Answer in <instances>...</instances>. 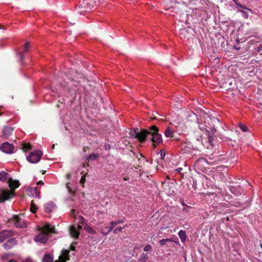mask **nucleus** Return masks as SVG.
Listing matches in <instances>:
<instances>
[{"label":"nucleus","instance_id":"nucleus-21","mask_svg":"<svg viewBox=\"0 0 262 262\" xmlns=\"http://www.w3.org/2000/svg\"><path fill=\"white\" fill-rule=\"evenodd\" d=\"M84 229L86 232L90 234H95L96 233V232L93 229V228L87 224L84 225Z\"/></svg>","mask_w":262,"mask_h":262},{"label":"nucleus","instance_id":"nucleus-35","mask_svg":"<svg viewBox=\"0 0 262 262\" xmlns=\"http://www.w3.org/2000/svg\"><path fill=\"white\" fill-rule=\"evenodd\" d=\"M22 262H34L31 258H28L22 261Z\"/></svg>","mask_w":262,"mask_h":262},{"label":"nucleus","instance_id":"nucleus-15","mask_svg":"<svg viewBox=\"0 0 262 262\" xmlns=\"http://www.w3.org/2000/svg\"><path fill=\"white\" fill-rule=\"evenodd\" d=\"M55 208V205L52 202H49L44 206V209L46 212H52Z\"/></svg>","mask_w":262,"mask_h":262},{"label":"nucleus","instance_id":"nucleus-30","mask_svg":"<svg viewBox=\"0 0 262 262\" xmlns=\"http://www.w3.org/2000/svg\"><path fill=\"white\" fill-rule=\"evenodd\" d=\"M117 225V223L116 222V221H113L111 222L110 227L113 230L114 228V227Z\"/></svg>","mask_w":262,"mask_h":262},{"label":"nucleus","instance_id":"nucleus-36","mask_svg":"<svg viewBox=\"0 0 262 262\" xmlns=\"http://www.w3.org/2000/svg\"><path fill=\"white\" fill-rule=\"evenodd\" d=\"M72 251H75V246L72 244L70 246V249Z\"/></svg>","mask_w":262,"mask_h":262},{"label":"nucleus","instance_id":"nucleus-31","mask_svg":"<svg viewBox=\"0 0 262 262\" xmlns=\"http://www.w3.org/2000/svg\"><path fill=\"white\" fill-rule=\"evenodd\" d=\"M125 227H119V228H117L116 229H115L114 230H113V232L114 233H117L118 232V231H120L121 232L123 229Z\"/></svg>","mask_w":262,"mask_h":262},{"label":"nucleus","instance_id":"nucleus-12","mask_svg":"<svg viewBox=\"0 0 262 262\" xmlns=\"http://www.w3.org/2000/svg\"><path fill=\"white\" fill-rule=\"evenodd\" d=\"M17 242L15 238H11L9 239L6 243L4 244V248L7 250L11 249L13 246L16 245Z\"/></svg>","mask_w":262,"mask_h":262},{"label":"nucleus","instance_id":"nucleus-14","mask_svg":"<svg viewBox=\"0 0 262 262\" xmlns=\"http://www.w3.org/2000/svg\"><path fill=\"white\" fill-rule=\"evenodd\" d=\"M10 178L8 173L4 171L0 172V181L8 182L9 179H10Z\"/></svg>","mask_w":262,"mask_h":262},{"label":"nucleus","instance_id":"nucleus-39","mask_svg":"<svg viewBox=\"0 0 262 262\" xmlns=\"http://www.w3.org/2000/svg\"><path fill=\"white\" fill-rule=\"evenodd\" d=\"M237 7H239V8H244V9H246L245 7H244L242 4L238 3V4H237V5H236Z\"/></svg>","mask_w":262,"mask_h":262},{"label":"nucleus","instance_id":"nucleus-16","mask_svg":"<svg viewBox=\"0 0 262 262\" xmlns=\"http://www.w3.org/2000/svg\"><path fill=\"white\" fill-rule=\"evenodd\" d=\"M174 132L169 126L167 127L164 132L165 136L168 138H171L173 136Z\"/></svg>","mask_w":262,"mask_h":262},{"label":"nucleus","instance_id":"nucleus-27","mask_svg":"<svg viewBox=\"0 0 262 262\" xmlns=\"http://www.w3.org/2000/svg\"><path fill=\"white\" fill-rule=\"evenodd\" d=\"M143 250L144 252H150L152 251V247L150 245L148 244L145 246Z\"/></svg>","mask_w":262,"mask_h":262},{"label":"nucleus","instance_id":"nucleus-40","mask_svg":"<svg viewBox=\"0 0 262 262\" xmlns=\"http://www.w3.org/2000/svg\"><path fill=\"white\" fill-rule=\"evenodd\" d=\"M37 185H43V182L42 181H39V182H38L37 183Z\"/></svg>","mask_w":262,"mask_h":262},{"label":"nucleus","instance_id":"nucleus-25","mask_svg":"<svg viewBox=\"0 0 262 262\" xmlns=\"http://www.w3.org/2000/svg\"><path fill=\"white\" fill-rule=\"evenodd\" d=\"M31 149V145L29 143H24L22 146V149L24 151H27Z\"/></svg>","mask_w":262,"mask_h":262},{"label":"nucleus","instance_id":"nucleus-10","mask_svg":"<svg viewBox=\"0 0 262 262\" xmlns=\"http://www.w3.org/2000/svg\"><path fill=\"white\" fill-rule=\"evenodd\" d=\"M69 252L70 250H62L57 262H66L67 260H69Z\"/></svg>","mask_w":262,"mask_h":262},{"label":"nucleus","instance_id":"nucleus-6","mask_svg":"<svg viewBox=\"0 0 262 262\" xmlns=\"http://www.w3.org/2000/svg\"><path fill=\"white\" fill-rule=\"evenodd\" d=\"M12 222L17 228H25L27 227V223L21 216L14 215L12 219Z\"/></svg>","mask_w":262,"mask_h":262},{"label":"nucleus","instance_id":"nucleus-34","mask_svg":"<svg viewBox=\"0 0 262 262\" xmlns=\"http://www.w3.org/2000/svg\"><path fill=\"white\" fill-rule=\"evenodd\" d=\"M80 183L81 184H84V182H85V177L84 176H83L81 177V179H80Z\"/></svg>","mask_w":262,"mask_h":262},{"label":"nucleus","instance_id":"nucleus-5","mask_svg":"<svg viewBox=\"0 0 262 262\" xmlns=\"http://www.w3.org/2000/svg\"><path fill=\"white\" fill-rule=\"evenodd\" d=\"M42 155L41 151L39 150L31 152L28 156L27 160L30 163H36L40 161Z\"/></svg>","mask_w":262,"mask_h":262},{"label":"nucleus","instance_id":"nucleus-4","mask_svg":"<svg viewBox=\"0 0 262 262\" xmlns=\"http://www.w3.org/2000/svg\"><path fill=\"white\" fill-rule=\"evenodd\" d=\"M150 129L147 130L145 129H141L139 132H135V138L137 139L141 143L144 142L148 135H149Z\"/></svg>","mask_w":262,"mask_h":262},{"label":"nucleus","instance_id":"nucleus-20","mask_svg":"<svg viewBox=\"0 0 262 262\" xmlns=\"http://www.w3.org/2000/svg\"><path fill=\"white\" fill-rule=\"evenodd\" d=\"M179 236L182 243L185 242L186 238V232L184 230H180L178 233Z\"/></svg>","mask_w":262,"mask_h":262},{"label":"nucleus","instance_id":"nucleus-13","mask_svg":"<svg viewBox=\"0 0 262 262\" xmlns=\"http://www.w3.org/2000/svg\"><path fill=\"white\" fill-rule=\"evenodd\" d=\"M70 234L71 235L75 238H78L79 237V232L78 231L76 226L75 225H73L70 227Z\"/></svg>","mask_w":262,"mask_h":262},{"label":"nucleus","instance_id":"nucleus-46","mask_svg":"<svg viewBox=\"0 0 262 262\" xmlns=\"http://www.w3.org/2000/svg\"><path fill=\"white\" fill-rule=\"evenodd\" d=\"M0 29H4V26H1L0 25Z\"/></svg>","mask_w":262,"mask_h":262},{"label":"nucleus","instance_id":"nucleus-22","mask_svg":"<svg viewBox=\"0 0 262 262\" xmlns=\"http://www.w3.org/2000/svg\"><path fill=\"white\" fill-rule=\"evenodd\" d=\"M173 242L174 241H173V238H165L160 240L159 242L161 246H164L166 244H168V243L169 242Z\"/></svg>","mask_w":262,"mask_h":262},{"label":"nucleus","instance_id":"nucleus-11","mask_svg":"<svg viewBox=\"0 0 262 262\" xmlns=\"http://www.w3.org/2000/svg\"><path fill=\"white\" fill-rule=\"evenodd\" d=\"M14 130L13 128L10 126H6L3 129V136L6 138L10 136Z\"/></svg>","mask_w":262,"mask_h":262},{"label":"nucleus","instance_id":"nucleus-32","mask_svg":"<svg viewBox=\"0 0 262 262\" xmlns=\"http://www.w3.org/2000/svg\"><path fill=\"white\" fill-rule=\"evenodd\" d=\"M76 210L75 209H73L71 210V212L70 213V215L71 216L75 217V215H76Z\"/></svg>","mask_w":262,"mask_h":262},{"label":"nucleus","instance_id":"nucleus-1","mask_svg":"<svg viewBox=\"0 0 262 262\" xmlns=\"http://www.w3.org/2000/svg\"><path fill=\"white\" fill-rule=\"evenodd\" d=\"M10 190H0V203H3L13 198L15 196L14 190L19 186L18 181L13 180L11 178L8 182Z\"/></svg>","mask_w":262,"mask_h":262},{"label":"nucleus","instance_id":"nucleus-28","mask_svg":"<svg viewBox=\"0 0 262 262\" xmlns=\"http://www.w3.org/2000/svg\"><path fill=\"white\" fill-rule=\"evenodd\" d=\"M238 126L243 132H246L248 130L247 127L246 125L242 124L241 123H238Z\"/></svg>","mask_w":262,"mask_h":262},{"label":"nucleus","instance_id":"nucleus-38","mask_svg":"<svg viewBox=\"0 0 262 262\" xmlns=\"http://www.w3.org/2000/svg\"><path fill=\"white\" fill-rule=\"evenodd\" d=\"M76 228H77L78 229V231L79 232V231L81 230H82V226L80 225H78Z\"/></svg>","mask_w":262,"mask_h":262},{"label":"nucleus","instance_id":"nucleus-19","mask_svg":"<svg viewBox=\"0 0 262 262\" xmlns=\"http://www.w3.org/2000/svg\"><path fill=\"white\" fill-rule=\"evenodd\" d=\"M148 258L149 257L146 253H142L140 255L138 260L139 262H146Z\"/></svg>","mask_w":262,"mask_h":262},{"label":"nucleus","instance_id":"nucleus-24","mask_svg":"<svg viewBox=\"0 0 262 262\" xmlns=\"http://www.w3.org/2000/svg\"><path fill=\"white\" fill-rule=\"evenodd\" d=\"M99 157V155L97 154H91L87 158V160L89 162L91 160H96Z\"/></svg>","mask_w":262,"mask_h":262},{"label":"nucleus","instance_id":"nucleus-17","mask_svg":"<svg viewBox=\"0 0 262 262\" xmlns=\"http://www.w3.org/2000/svg\"><path fill=\"white\" fill-rule=\"evenodd\" d=\"M29 47V42H26L25 45L24 50L23 52H20L19 53V57L21 60H23L24 58V54L25 52H27L28 51Z\"/></svg>","mask_w":262,"mask_h":262},{"label":"nucleus","instance_id":"nucleus-26","mask_svg":"<svg viewBox=\"0 0 262 262\" xmlns=\"http://www.w3.org/2000/svg\"><path fill=\"white\" fill-rule=\"evenodd\" d=\"M37 207L35 205V204L34 202V201H31V207H30V210L31 212L35 213L36 210H37Z\"/></svg>","mask_w":262,"mask_h":262},{"label":"nucleus","instance_id":"nucleus-8","mask_svg":"<svg viewBox=\"0 0 262 262\" xmlns=\"http://www.w3.org/2000/svg\"><path fill=\"white\" fill-rule=\"evenodd\" d=\"M14 235V232L10 230H5L0 232V242L2 243L7 238L12 236Z\"/></svg>","mask_w":262,"mask_h":262},{"label":"nucleus","instance_id":"nucleus-7","mask_svg":"<svg viewBox=\"0 0 262 262\" xmlns=\"http://www.w3.org/2000/svg\"><path fill=\"white\" fill-rule=\"evenodd\" d=\"M14 147L13 144L8 142H4L0 145V149L6 154H12L14 151Z\"/></svg>","mask_w":262,"mask_h":262},{"label":"nucleus","instance_id":"nucleus-45","mask_svg":"<svg viewBox=\"0 0 262 262\" xmlns=\"http://www.w3.org/2000/svg\"><path fill=\"white\" fill-rule=\"evenodd\" d=\"M128 180V177H124V181H127V180Z\"/></svg>","mask_w":262,"mask_h":262},{"label":"nucleus","instance_id":"nucleus-37","mask_svg":"<svg viewBox=\"0 0 262 262\" xmlns=\"http://www.w3.org/2000/svg\"><path fill=\"white\" fill-rule=\"evenodd\" d=\"M165 156V152L164 151H163L162 150H161V156L162 157V158Z\"/></svg>","mask_w":262,"mask_h":262},{"label":"nucleus","instance_id":"nucleus-23","mask_svg":"<svg viewBox=\"0 0 262 262\" xmlns=\"http://www.w3.org/2000/svg\"><path fill=\"white\" fill-rule=\"evenodd\" d=\"M42 261L43 262H52L53 261V257L51 255H50L49 254H46L42 258Z\"/></svg>","mask_w":262,"mask_h":262},{"label":"nucleus","instance_id":"nucleus-44","mask_svg":"<svg viewBox=\"0 0 262 262\" xmlns=\"http://www.w3.org/2000/svg\"><path fill=\"white\" fill-rule=\"evenodd\" d=\"M234 3L237 5V4H238L237 0H233Z\"/></svg>","mask_w":262,"mask_h":262},{"label":"nucleus","instance_id":"nucleus-3","mask_svg":"<svg viewBox=\"0 0 262 262\" xmlns=\"http://www.w3.org/2000/svg\"><path fill=\"white\" fill-rule=\"evenodd\" d=\"M159 129L156 125L150 127L149 135H151V140L154 146L161 143L162 141L161 135L158 133Z\"/></svg>","mask_w":262,"mask_h":262},{"label":"nucleus","instance_id":"nucleus-33","mask_svg":"<svg viewBox=\"0 0 262 262\" xmlns=\"http://www.w3.org/2000/svg\"><path fill=\"white\" fill-rule=\"evenodd\" d=\"M79 221H80V223H81L82 224H84V221H85V219L83 217L81 216H79Z\"/></svg>","mask_w":262,"mask_h":262},{"label":"nucleus","instance_id":"nucleus-43","mask_svg":"<svg viewBox=\"0 0 262 262\" xmlns=\"http://www.w3.org/2000/svg\"><path fill=\"white\" fill-rule=\"evenodd\" d=\"M67 187L68 189H69V191L71 192V189L70 188V186H69V184H67Z\"/></svg>","mask_w":262,"mask_h":262},{"label":"nucleus","instance_id":"nucleus-9","mask_svg":"<svg viewBox=\"0 0 262 262\" xmlns=\"http://www.w3.org/2000/svg\"><path fill=\"white\" fill-rule=\"evenodd\" d=\"M27 191L29 195H31L38 199L40 198V192L37 187L29 188Z\"/></svg>","mask_w":262,"mask_h":262},{"label":"nucleus","instance_id":"nucleus-29","mask_svg":"<svg viewBox=\"0 0 262 262\" xmlns=\"http://www.w3.org/2000/svg\"><path fill=\"white\" fill-rule=\"evenodd\" d=\"M238 11L242 13L243 15L245 18H248V13L247 12L244 11V10H239Z\"/></svg>","mask_w":262,"mask_h":262},{"label":"nucleus","instance_id":"nucleus-2","mask_svg":"<svg viewBox=\"0 0 262 262\" xmlns=\"http://www.w3.org/2000/svg\"><path fill=\"white\" fill-rule=\"evenodd\" d=\"M54 232V228L50 224H46L39 230L38 235L35 237V241L40 243H46L48 239L49 233Z\"/></svg>","mask_w":262,"mask_h":262},{"label":"nucleus","instance_id":"nucleus-41","mask_svg":"<svg viewBox=\"0 0 262 262\" xmlns=\"http://www.w3.org/2000/svg\"><path fill=\"white\" fill-rule=\"evenodd\" d=\"M116 222L117 223V225L120 224V223H123V221L122 220H118V221H117Z\"/></svg>","mask_w":262,"mask_h":262},{"label":"nucleus","instance_id":"nucleus-18","mask_svg":"<svg viewBox=\"0 0 262 262\" xmlns=\"http://www.w3.org/2000/svg\"><path fill=\"white\" fill-rule=\"evenodd\" d=\"M112 229L110 226H105L101 228V232L102 234L106 235H107Z\"/></svg>","mask_w":262,"mask_h":262},{"label":"nucleus","instance_id":"nucleus-47","mask_svg":"<svg viewBox=\"0 0 262 262\" xmlns=\"http://www.w3.org/2000/svg\"><path fill=\"white\" fill-rule=\"evenodd\" d=\"M54 146L55 145H53V146H52V148H54Z\"/></svg>","mask_w":262,"mask_h":262},{"label":"nucleus","instance_id":"nucleus-42","mask_svg":"<svg viewBox=\"0 0 262 262\" xmlns=\"http://www.w3.org/2000/svg\"><path fill=\"white\" fill-rule=\"evenodd\" d=\"M8 262H17V260H16L15 259H11Z\"/></svg>","mask_w":262,"mask_h":262}]
</instances>
